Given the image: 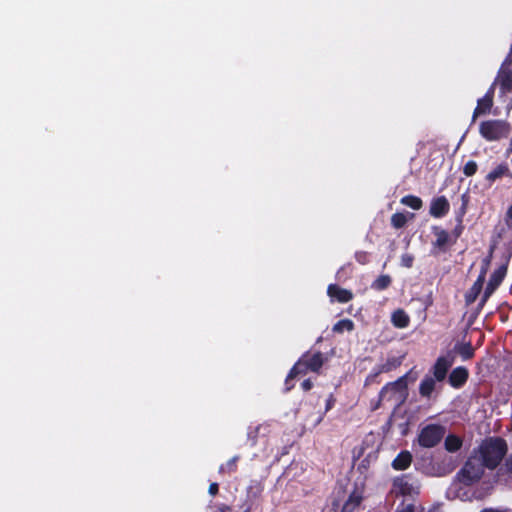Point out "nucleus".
<instances>
[{
    "mask_svg": "<svg viewBox=\"0 0 512 512\" xmlns=\"http://www.w3.org/2000/svg\"><path fill=\"white\" fill-rule=\"evenodd\" d=\"M414 257L411 254H403L401 256V265L406 268H411L413 265Z\"/></svg>",
    "mask_w": 512,
    "mask_h": 512,
    "instance_id": "obj_33",
    "label": "nucleus"
},
{
    "mask_svg": "<svg viewBox=\"0 0 512 512\" xmlns=\"http://www.w3.org/2000/svg\"><path fill=\"white\" fill-rule=\"evenodd\" d=\"M401 204L406 205L414 210L421 209L423 202L420 197L415 195H406L401 198Z\"/></svg>",
    "mask_w": 512,
    "mask_h": 512,
    "instance_id": "obj_23",
    "label": "nucleus"
},
{
    "mask_svg": "<svg viewBox=\"0 0 512 512\" xmlns=\"http://www.w3.org/2000/svg\"><path fill=\"white\" fill-rule=\"evenodd\" d=\"M401 365V360L396 357L388 358L384 363L377 365L378 372L388 373Z\"/></svg>",
    "mask_w": 512,
    "mask_h": 512,
    "instance_id": "obj_21",
    "label": "nucleus"
},
{
    "mask_svg": "<svg viewBox=\"0 0 512 512\" xmlns=\"http://www.w3.org/2000/svg\"><path fill=\"white\" fill-rule=\"evenodd\" d=\"M467 378V369L464 367H457L450 373V385L458 388L467 381Z\"/></svg>",
    "mask_w": 512,
    "mask_h": 512,
    "instance_id": "obj_14",
    "label": "nucleus"
},
{
    "mask_svg": "<svg viewBox=\"0 0 512 512\" xmlns=\"http://www.w3.org/2000/svg\"><path fill=\"white\" fill-rule=\"evenodd\" d=\"M310 369L305 364V358H299L288 373V380H293L298 375H305Z\"/></svg>",
    "mask_w": 512,
    "mask_h": 512,
    "instance_id": "obj_20",
    "label": "nucleus"
},
{
    "mask_svg": "<svg viewBox=\"0 0 512 512\" xmlns=\"http://www.w3.org/2000/svg\"><path fill=\"white\" fill-rule=\"evenodd\" d=\"M239 460V456H234L229 459L226 464H222L219 467V473H228L232 474L237 471V462Z\"/></svg>",
    "mask_w": 512,
    "mask_h": 512,
    "instance_id": "obj_26",
    "label": "nucleus"
},
{
    "mask_svg": "<svg viewBox=\"0 0 512 512\" xmlns=\"http://www.w3.org/2000/svg\"><path fill=\"white\" fill-rule=\"evenodd\" d=\"M383 401H386V397L385 396L382 397V394H381V391H380L379 394H378L377 399L371 400V410L372 411H376L377 409H379L381 407V404H382Z\"/></svg>",
    "mask_w": 512,
    "mask_h": 512,
    "instance_id": "obj_30",
    "label": "nucleus"
},
{
    "mask_svg": "<svg viewBox=\"0 0 512 512\" xmlns=\"http://www.w3.org/2000/svg\"><path fill=\"white\" fill-rule=\"evenodd\" d=\"M446 428L440 424H427L419 431L417 441L423 448H433L444 438Z\"/></svg>",
    "mask_w": 512,
    "mask_h": 512,
    "instance_id": "obj_4",
    "label": "nucleus"
},
{
    "mask_svg": "<svg viewBox=\"0 0 512 512\" xmlns=\"http://www.w3.org/2000/svg\"><path fill=\"white\" fill-rule=\"evenodd\" d=\"M507 220L512 223V205L507 210Z\"/></svg>",
    "mask_w": 512,
    "mask_h": 512,
    "instance_id": "obj_40",
    "label": "nucleus"
},
{
    "mask_svg": "<svg viewBox=\"0 0 512 512\" xmlns=\"http://www.w3.org/2000/svg\"><path fill=\"white\" fill-rule=\"evenodd\" d=\"M431 374H426L419 385V394L423 398L431 399L434 392H437V382H442L448 373V357L441 356L434 364ZM442 389V384L439 385Z\"/></svg>",
    "mask_w": 512,
    "mask_h": 512,
    "instance_id": "obj_1",
    "label": "nucleus"
},
{
    "mask_svg": "<svg viewBox=\"0 0 512 512\" xmlns=\"http://www.w3.org/2000/svg\"><path fill=\"white\" fill-rule=\"evenodd\" d=\"M456 233L459 235L461 233V228H456Z\"/></svg>",
    "mask_w": 512,
    "mask_h": 512,
    "instance_id": "obj_42",
    "label": "nucleus"
},
{
    "mask_svg": "<svg viewBox=\"0 0 512 512\" xmlns=\"http://www.w3.org/2000/svg\"><path fill=\"white\" fill-rule=\"evenodd\" d=\"M353 329H354V323L350 319L339 320L333 326V331L335 333H343L344 331H352Z\"/></svg>",
    "mask_w": 512,
    "mask_h": 512,
    "instance_id": "obj_25",
    "label": "nucleus"
},
{
    "mask_svg": "<svg viewBox=\"0 0 512 512\" xmlns=\"http://www.w3.org/2000/svg\"><path fill=\"white\" fill-rule=\"evenodd\" d=\"M445 449L448 450V436L444 439Z\"/></svg>",
    "mask_w": 512,
    "mask_h": 512,
    "instance_id": "obj_41",
    "label": "nucleus"
},
{
    "mask_svg": "<svg viewBox=\"0 0 512 512\" xmlns=\"http://www.w3.org/2000/svg\"><path fill=\"white\" fill-rule=\"evenodd\" d=\"M493 104L492 95L487 93L484 97L478 100L477 106L474 110V117L484 115L490 111Z\"/></svg>",
    "mask_w": 512,
    "mask_h": 512,
    "instance_id": "obj_17",
    "label": "nucleus"
},
{
    "mask_svg": "<svg viewBox=\"0 0 512 512\" xmlns=\"http://www.w3.org/2000/svg\"><path fill=\"white\" fill-rule=\"evenodd\" d=\"M408 374L399 377L393 382L386 383L381 388L382 397H386V401L395 400L397 405L402 404L408 395Z\"/></svg>",
    "mask_w": 512,
    "mask_h": 512,
    "instance_id": "obj_3",
    "label": "nucleus"
},
{
    "mask_svg": "<svg viewBox=\"0 0 512 512\" xmlns=\"http://www.w3.org/2000/svg\"><path fill=\"white\" fill-rule=\"evenodd\" d=\"M250 511H251L250 507H248L247 509L244 510V512H250Z\"/></svg>",
    "mask_w": 512,
    "mask_h": 512,
    "instance_id": "obj_43",
    "label": "nucleus"
},
{
    "mask_svg": "<svg viewBox=\"0 0 512 512\" xmlns=\"http://www.w3.org/2000/svg\"><path fill=\"white\" fill-rule=\"evenodd\" d=\"M510 145H511V148H512V138H511V143H510Z\"/></svg>",
    "mask_w": 512,
    "mask_h": 512,
    "instance_id": "obj_44",
    "label": "nucleus"
},
{
    "mask_svg": "<svg viewBox=\"0 0 512 512\" xmlns=\"http://www.w3.org/2000/svg\"><path fill=\"white\" fill-rule=\"evenodd\" d=\"M391 321L397 328H406L410 323V318L404 310L398 309L393 312Z\"/></svg>",
    "mask_w": 512,
    "mask_h": 512,
    "instance_id": "obj_18",
    "label": "nucleus"
},
{
    "mask_svg": "<svg viewBox=\"0 0 512 512\" xmlns=\"http://www.w3.org/2000/svg\"><path fill=\"white\" fill-rule=\"evenodd\" d=\"M407 223V216L404 213L397 212L391 216V225L395 229L403 228Z\"/></svg>",
    "mask_w": 512,
    "mask_h": 512,
    "instance_id": "obj_27",
    "label": "nucleus"
},
{
    "mask_svg": "<svg viewBox=\"0 0 512 512\" xmlns=\"http://www.w3.org/2000/svg\"><path fill=\"white\" fill-rule=\"evenodd\" d=\"M455 354L466 360L473 356V348L470 343H462L455 346Z\"/></svg>",
    "mask_w": 512,
    "mask_h": 512,
    "instance_id": "obj_24",
    "label": "nucleus"
},
{
    "mask_svg": "<svg viewBox=\"0 0 512 512\" xmlns=\"http://www.w3.org/2000/svg\"><path fill=\"white\" fill-rule=\"evenodd\" d=\"M506 275V267L500 266L494 273L491 275L490 280L486 286L485 292L481 299V304L483 305L486 300L490 297V295L495 291V289L502 282L504 276Z\"/></svg>",
    "mask_w": 512,
    "mask_h": 512,
    "instance_id": "obj_8",
    "label": "nucleus"
},
{
    "mask_svg": "<svg viewBox=\"0 0 512 512\" xmlns=\"http://www.w3.org/2000/svg\"><path fill=\"white\" fill-rule=\"evenodd\" d=\"M300 358H305V364L308 366V369L315 373H319L326 360L323 356V353L320 351H317L313 354L310 352H305Z\"/></svg>",
    "mask_w": 512,
    "mask_h": 512,
    "instance_id": "obj_10",
    "label": "nucleus"
},
{
    "mask_svg": "<svg viewBox=\"0 0 512 512\" xmlns=\"http://www.w3.org/2000/svg\"><path fill=\"white\" fill-rule=\"evenodd\" d=\"M483 464L482 460L479 457L471 458L464 466L462 470V476L467 481H474L481 477L483 473Z\"/></svg>",
    "mask_w": 512,
    "mask_h": 512,
    "instance_id": "obj_7",
    "label": "nucleus"
},
{
    "mask_svg": "<svg viewBox=\"0 0 512 512\" xmlns=\"http://www.w3.org/2000/svg\"><path fill=\"white\" fill-rule=\"evenodd\" d=\"M412 462V455L409 451L404 450L401 451L395 459L392 461V467L395 470H405L407 469Z\"/></svg>",
    "mask_w": 512,
    "mask_h": 512,
    "instance_id": "obj_13",
    "label": "nucleus"
},
{
    "mask_svg": "<svg viewBox=\"0 0 512 512\" xmlns=\"http://www.w3.org/2000/svg\"><path fill=\"white\" fill-rule=\"evenodd\" d=\"M428 512H442L441 511V505L437 504V505H433L429 510Z\"/></svg>",
    "mask_w": 512,
    "mask_h": 512,
    "instance_id": "obj_39",
    "label": "nucleus"
},
{
    "mask_svg": "<svg viewBox=\"0 0 512 512\" xmlns=\"http://www.w3.org/2000/svg\"><path fill=\"white\" fill-rule=\"evenodd\" d=\"M448 201L445 196H440L432 200L429 213L434 218H441L446 214Z\"/></svg>",
    "mask_w": 512,
    "mask_h": 512,
    "instance_id": "obj_12",
    "label": "nucleus"
},
{
    "mask_svg": "<svg viewBox=\"0 0 512 512\" xmlns=\"http://www.w3.org/2000/svg\"><path fill=\"white\" fill-rule=\"evenodd\" d=\"M336 399L333 394H330L326 400L325 410L329 411L335 405Z\"/></svg>",
    "mask_w": 512,
    "mask_h": 512,
    "instance_id": "obj_34",
    "label": "nucleus"
},
{
    "mask_svg": "<svg viewBox=\"0 0 512 512\" xmlns=\"http://www.w3.org/2000/svg\"><path fill=\"white\" fill-rule=\"evenodd\" d=\"M431 230L435 239L431 242L430 253L433 256H438L448 249V231L440 226H432Z\"/></svg>",
    "mask_w": 512,
    "mask_h": 512,
    "instance_id": "obj_6",
    "label": "nucleus"
},
{
    "mask_svg": "<svg viewBox=\"0 0 512 512\" xmlns=\"http://www.w3.org/2000/svg\"><path fill=\"white\" fill-rule=\"evenodd\" d=\"M301 387L304 391H309L312 387H313V383L310 379H305L302 383H301Z\"/></svg>",
    "mask_w": 512,
    "mask_h": 512,
    "instance_id": "obj_36",
    "label": "nucleus"
},
{
    "mask_svg": "<svg viewBox=\"0 0 512 512\" xmlns=\"http://www.w3.org/2000/svg\"><path fill=\"white\" fill-rule=\"evenodd\" d=\"M506 453V444L501 439H488L479 447V458L486 467L494 468Z\"/></svg>",
    "mask_w": 512,
    "mask_h": 512,
    "instance_id": "obj_2",
    "label": "nucleus"
},
{
    "mask_svg": "<svg viewBox=\"0 0 512 512\" xmlns=\"http://www.w3.org/2000/svg\"><path fill=\"white\" fill-rule=\"evenodd\" d=\"M509 131V125L504 121L490 120L483 122L480 125L481 135L489 141L499 140L502 137H506Z\"/></svg>",
    "mask_w": 512,
    "mask_h": 512,
    "instance_id": "obj_5",
    "label": "nucleus"
},
{
    "mask_svg": "<svg viewBox=\"0 0 512 512\" xmlns=\"http://www.w3.org/2000/svg\"><path fill=\"white\" fill-rule=\"evenodd\" d=\"M396 512H415V511H414V506L412 504H409L406 507H404L400 510H397Z\"/></svg>",
    "mask_w": 512,
    "mask_h": 512,
    "instance_id": "obj_38",
    "label": "nucleus"
},
{
    "mask_svg": "<svg viewBox=\"0 0 512 512\" xmlns=\"http://www.w3.org/2000/svg\"><path fill=\"white\" fill-rule=\"evenodd\" d=\"M484 279H485V272H482L479 275L477 281L474 283V285L471 287L469 292H467V294H466L467 303H472L476 300L477 296L479 295V293L482 289Z\"/></svg>",
    "mask_w": 512,
    "mask_h": 512,
    "instance_id": "obj_19",
    "label": "nucleus"
},
{
    "mask_svg": "<svg viewBox=\"0 0 512 512\" xmlns=\"http://www.w3.org/2000/svg\"><path fill=\"white\" fill-rule=\"evenodd\" d=\"M462 445L460 438L450 435V452L458 450Z\"/></svg>",
    "mask_w": 512,
    "mask_h": 512,
    "instance_id": "obj_32",
    "label": "nucleus"
},
{
    "mask_svg": "<svg viewBox=\"0 0 512 512\" xmlns=\"http://www.w3.org/2000/svg\"><path fill=\"white\" fill-rule=\"evenodd\" d=\"M392 279L389 275H380L371 284V288L376 291H383L391 285Z\"/></svg>",
    "mask_w": 512,
    "mask_h": 512,
    "instance_id": "obj_22",
    "label": "nucleus"
},
{
    "mask_svg": "<svg viewBox=\"0 0 512 512\" xmlns=\"http://www.w3.org/2000/svg\"><path fill=\"white\" fill-rule=\"evenodd\" d=\"M362 495L354 490L342 506L341 512H353L362 502Z\"/></svg>",
    "mask_w": 512,
    "mask_h": 512,
    "instance_id": "obj_15",
    "label": "nucleus"
},
{
    "mask_svg": "<svg viewBox=\"0 0 512 512\" xmlns=\"http://www.w3.org/2000/svg\"><path fill=\"white\" fill-rule=\"evenodd\" d=\"M496 84L500 86L502 94H512V71L501 69L496 79Z\"/></svg>",
    "mask_w": 512,
    "mask_h": 512,
    "instance_id": "obj_11",
    "label": "nucleus"
},
{
    "mask_svg": "<svg viewBox=\"0 0 512 512\" xmlns=\"http://www.w3.org/2000/svg\"><path fill=\"white\" fill-rule=\"evenodd\" d=\"M382 373L378 372V368L374 367L372 371L367 375L364 385L369 386L372 384H379L381 382L380 375Z\"/></svg>",
    "mask_w": 512,
    "mask_h": 512,
    "instance_id": "obj_28",
    "label": "nucleus"
},
{
    "mask_svg": "<svg viewBox=\"0 0 512 512\" xmlns=\"http://www.w3.org/2000/svg\"><path fill=\"white\" fill-rule=\"evenodd\" d=\"M327 294L330 298L339 303H347L353 299V293L337 284H330L327 288Z\"/></svg>",
    "mask_w": 512,
    "mask_h": 512,
    "instance_id": "obj_9",
    "label": "nucleus"
},
{
    "mask_svg": "<svg viewBox=\"0 0 512 512\" xmlns=\"http://www.w3.org/2000/svg\"><path fill=\"white\" fill-rule=\"evenodd\" d=\"M355 260L361 264L365 265L369 262V253L366 251H357L355 253Z\"/></svg>",
    "mask_w": 512,
    "mask_h": 512,
    "instance_id": "obj_29",
    "label": "nucleus"
},
{
    "mask_svg": "<svg viewBox=\"0 0 512 512\" xmlns=\"http://www.w3.org/2000/svg\"><path fill=\"white\" fill-rule=\"evenodd\" d=\"M291 381L292 380H288V376H287L285 379V391L286 392H289L294 387V385L291 383Z\"/></svg>",
    "mask_w": 512,
    "mask_h": 512,
    "instance_id": "obj_37",
    "label": "nucleus"
},
{
    "mask_svg": "<svg viewBox=\"0 0 512 512\" xmlns=\"http://www.w3.org/2000/svg\"><path fill=\"white\" fill-rule=\"evenodd\" d=\"M477 170V164L474 161H469L464 166V173L467 176H472Z\"/></svg>",
    "mask_w": 512,
    "mask_h": 512,
    "instance_id": "obj_31",
    "label": "nucleus"
},
{
    "mask_svg": "<svg viewBox=\"0 0 512 512\" xmlns=\"http://www.w3.org/2000/svg\"><path fill=\"white\" fill-rule=\"evenodd\" d=\"M219 491V485L214 482V483H211L210 486H209V489H208V492L210 495L212 496H215Z\"/></svg>",
    "mask_w": 512,
    "mask_h": 512,
    "instance_id": "obj_35",
    "label": "nucleus"
},
{
    "mask_svg": "<svg viewBox=\"0 0 512 512\" xmlns=\"http://www.w3.org/2000/svg\"><path fill=\"white\" fill-rule=\"evenodd\" d=\"M503 177H512L511 172L506 164H500L497 167H495L492 171H490L487 176L486 180L490 183H493L494 181L501 179Z\"/></svg>",
    "mask_w": 512,
    "mask_h": 512,
    "instance_id": "obj_16",
    "label": "nucleus"
}]
</instances>
